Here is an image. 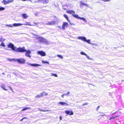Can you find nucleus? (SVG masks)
<instances>
[{
  "label": "nucleus",
  "mask_w": 124,
  "mask_h": 124,
  "mask_svg": "<svg viewBox=\"0 0 124 124\" xmlns=\"http://www.w3.org/2000/svg\"><path fill=\"white\" fill-rule=\"evenodd\" d=\"M8 48H10L14 51L17 52H24L27 51V50L24 48V47L18 48L16 49V47L13 44L10 43L8 46Z\"/></svg>",
  "instance_id": "1"
},
{
  "label": "nucleus",
  "mask_w": 124,
  "mask_h": 124,
  "mask_svg": "<svg viewBox=\"0 0 124 124\" xmlns=\"http://www.w3.org/2000/svg\"><path fill=\"white\" fill-rule=\"evenodd\" d=\"M34 37L38 40V42L39 43L46 42V39L40 37L39 36L34 34Z\"/></svg>",
  "instance_id": "2"
},
{
  "label": "nucleus",
  "mask_w": 124,
  "mask_h": 124,
  "mask_svg": "<svg viewBox=\"0 0 124 124\" xmlns=\"http://www.w3.org/2000/svg\"><path fill=\"white\" fill-rule=\"evenodd\" d=\"M23 25H31L30 22H26L24 24H21V23H14L13 24V26L14 27H17Z\"/></svg>",
  "instance_id": "3"
},
{
  "label": "nucleus",
  "mask_w": 124,
  "mask_h": 124,
  "mask_svg": "<svg viewBox=\"0 0 124 124\" xmlns=\"http://www.w3.org/2000/svg\"><path fill=\"white\" fill-rule=\"evenodd\" d=\"M78 38L79 39H81L89 44H91V43H90V39L87 40L86 38L84 37H78Z\"/></svg>",
  "instance_id": "4"
},
{
  "label": "nucleus",
  "mask_w": 124,
  "mask_h": 124,
  "mask_svg": "<svg viewBox=\"0 0 124 124\" xmlns=\"http://www.w3.org/2000/svg\"><path fill=\"white\" fill-rule=\"evenodd\" d=\"M25 61L26 60L24 59L21 58L18 59H16L15 62H16L20 63L23 64L25 62Z\"/></svg>",
  "instance_id": "5"
},
{
  "label": "nucleus",
  "mask_w": 124,
  "mask_h": 124,
  "mask_svg": "<svg viewBox=\"0 0 124 124\" xmlns=\"http://www.w3.org/2000/svg\"><path fill=\"white\" fill-rule=\"evenodd\" d=\"M49 2V0H39L38 1H36L34 3L40 2L41 3L46 4L48 3Z\"/></svg>",
  "instance_id": "6"
},
{
  "label": "nucleus",
  "mask_w": 124,
  "mask_h": 124,
  "mask_svg": "<svg viewBox=\"0 0 124 124\" xmlns=\"http://www.w3.org/2000/svg\"><path fill=\"white\" fill-rule=\"evenodd\" d=\"M37 53L41 56H45L46 55V53L42 51H38L37 52Z\"/></svg>",
  "instance_id": "7"
},
{
  "label": "nucleus",
  "mask_w": 124,
  "mask_h": 124,
  "mask_svg": "<svg viewBox=\"0 0 124 124\" xmlns=\"http://www.w3.org/2000/svg\"><path fill=\"white\" fill-rule=\"evenodd\" d=\"M13 0H7V1L5 0H3V1L2 2V3H3L5 5H6L7 4H9L13 2Z\"/></svg>",
  "instance_id": "8"
},
{
  "label": "nucleus",
  "mask_w": 124,
  "mask_h": 124,
  "mask_svg": "<svg viewBox=\"0 0 124 124\" xmlns=\"http://www.w3.org/2000/svg\"><path fill=\"white\" fill-rule=\"evenodd\" d=\"M68 23L66 22H64L62 25V29L64 30L65 29V27H67L68 25Z\"/></svg>",
  "instance_id": "9"
},
{
  "label": "nucleus",
  "mask_w": 124,
  "mask_h": 124,
  "mask_svg": "<svg viewBox=\"0 0 124 124\" xmlns=\"http://www.w3.org/2000/svg\"><path fill=\"white\" fill-rule=\"evenodd\" d=\"M55 23V21H52L51 22H48L47 23H46V25H54Z\"/></svg>",
  "instance_id": "10"
},
{
  "label": "nucleus",
  "mask_w": 124,
  "mask_h": 124,
  "mask_svg": "<svg viewBox=\"0 0 124 124\" xmlns=\"http://www.w3.org/2000/svg\"><path fill=\"white\" fill-rule=\"evenodd\" d=\"M26 53L25 54V56L27 57H29L30 58H31V56L30 54H31V53L30 50H28L26 52Z\"/></svg>",
  "instance_id": "11"
},
{
  "label": "nucleus",
  "mask_w": 124,
  "mask_h": 124,
  "mask_svg": "<svg viewBox=\"0 0 124 124\" xmlns=\"http://www.w3.org/2000/svg\"><path fill=\"white\" fill-rule=\"evenodd\" d=\"M65 112L67 114L69 115H72L73 114V111L71 110H66L65 111Z\"/></svg>",
  "instance_id": "12"
},
{
  "label": "nucleus",
  "mask_w": 124,
  "mask_h": 124,
  "mask_svg": "<svg viewBox=\"0 0 124 124\" xmlns=\"http://www.w3.org/2000/svg\"><path fill=\"white\" fill-rule=\"evenodd\" d=\"M27 64L28 65H30L32 66L38 67L41 66L40 65L36 63L31 64L30 63H28Z\"/></svg>",
  "instance_id": "13"
},
{
  "label": "nucleus",
  "mask_w": 124,
  "mask_h": 124,
  "mask_svg": "<svg viewBox=\"0 0 124 124\" xmlns=\"http://www.w3.org/2000/svg\"><path fill=\"white\" fill-rule=\"evenodd\" d=\"M58 103L59 104H61L62 105H66V106L69 105L68 104H67L66 102H59Z\"/></svg>",
  "instance_id": "14"
},
{
  "label": "nucleus",
  "mask_w": 124,
  "mask_h": 124,
  "mask_svg": "<svg viewBox=\"0 0 124 124\" xmlns=\"http://www.w3.org/2000/svg\"><path fill=\"white\" fill-rule=\"evenodd\" d=\"M67 12L69 14H72L73 13H75V12L74 11L71 10H70L69 11H67Z\"/></svg>",
  "instance_id": "15"
},
{
  "label": "nucleus",
  "mask_w": 124,
  "mask_h": 124,
  "mask_svg": "<svg viewBox=\"0 0 124 124\" xmlns=\"http://www.w3.org/2000/svg\"><path fill=\"white\" fill-rule=\"evenodd\" d=\"M44 93H40V94H38L35 96V97L36 98H39L40 97H42L43 96V94Z\"/></svg>",
  "instance_id": "16"
},
{
  "label": "nucleus",
  "mask_w": 124,
  "mask_h": 124,
  "mask_svg": "<svg viewBox=\"0 0 124 124\" xmlns=\"http://www.w3.org/2000/svg\"><path fill=\"white\" fill-rule=\"evenodd\" d=\"M66 18V19L67 20V21L69 22H70V21L69 19V18L68 17V16L66 15L65 14H64L63 15Z\"/></svg>",
  "instance_id": "17"
},
{
  "label": "nucleus",
  "mask_w": 124,
  "mask_h": 124,
  "mask_svg": "<svg viewBox=\"0 0 124 124\" xmlns=\"http://www.w3.org/2000/svg\"><path fill=\"white\" fill-rule=\"evenodd\" d=\"M72 16L75 18H76L78 19L80 17H79L78 15L77 14H72Z\"/></svg>",
  "instance_id": "18"
},
{
  "label": "nucleus",
  "mask_w": 124,
  "mask_h": 124,
  "mask_svg": "<svg viewBox=\"0 0 124 124\" xmlns=\"http://www.w3.org/2000/svg\"><path fill=\"white\" fill-rule=\"evenodd\" d=\"M80 5H85V6H88L87 4L86 3H84L83 2L81 1L80 2Z\"/></svg>",
  "instance_id": "19"
},
{
  "label": "nucleus",
  "mask_w": 124,
  "mask_h": 124,
  "mask_svg": "<svg viewBox=\"0 0 124 124\" xmlns=\"http://www.w3.org/2000/svg\"><path fill=\"white\" fill-rule=\"evenodd\" d=\"M7 60L10 62H11L12 61H14L15 62L16 59H10L9 58H7Z\"/></svg>",
  "instance_id": "20"
},
{
  "label": "nucleus",
  "mask_w": 124,
  "mask_h": 124,
  "mask_svg": "<svg viewBox=\"0 0 124 124\" xmlns=\"http://www.w3.org/2000/svg\"><path fill=\"white\" fill-rule=\"evenodd\" d=\"M22 16L24 19H26L28 17V16L27 15L25 14H23Z\"/></svg>",
  "instance_id": "21"
},
{
  "label": "nucleus",
  "mask_w": 124,
  "mask_h": 124,
  "mask_svg": "<svg viewBox=\"0 0 124 124\" xmlns=\"http://www.w3.org/2000/svg\"><path fill=\"white\" fill-rule=\"evenodd\" d=\"M31 108L30 107H25L22 110V111H25L28 109H30Z\"/></svg>",
  "instance_id": "22"
},
{
  "label": "nucleus",
  "mask_w": 124,
  "mask_h": 124,
  "mask_svg": "<svg viewBox=\"0 0 124 124\" xmlns=\"http://www.w3.org/2000/svg\"><path fill=\"white\" fill-rule=\"evenodd\" d=\"M79 19L82 20L85 22H87V21L86 20L84 17H80Z\"/></svg>",
  "instance_id": "23"
},
{
  "label": "nucleus",
  "mask_w": 124,
  "mask_h": 124,
  "mask_svg": "<svg viewBox=\"0 0 124 124\" xmlns=\"http://www.w3.org/2000/svg\"><path fill=\"white\" fill-rule=\"evenodd\" d=\"M1 88L2 89H3L4 90H6V91H7V90L6 89L5 87V86L4 85H1Z\"/></svg>",
  "instance_id": "24"
},
{
  "label": "nucleus",
  "mask_w": 124,
  "mask_h": 124,
  "mask_svg": "<svg viewBox=\"0 0 124 124\" xmlns=\"http://www.w3.org/2000/svg\"><path fill=\"white\" fill-rule=\"evenodd\" d=\"M5 9V8L4 7H0V11H1L2 10H4Z\"/></svg>",
  "instance_id": "25"
},
{
  "label": "nucleus",
  "mask_w": 124,
  "mask_h": 124,
  "mask_svg": "<svg viewBox=\"0 0 124 124\" xmlns=\"http://www.w3.org/2000/svg\"><path fill=\"white\" fill-rule=\"evenodd\" d=\"M42 63H47V64H49V63L48 62H46V61H42Z\"/></svg>",
  "instance_id": "26"
},
{
  "label": "nucleus",
  "mask_w": 124,
  "mask_h": 124,
  "mask_svg": "<svg viewBox=\"0 0 124 124\" xmlns=\"http://www.w3.org/2000/svg\"><path fill=\"white\" fill-rule=\"evenodd\" d=\"M57 56L58 57L61 58V59H63V57L61 55H57Z\"/></svg>",
  "instance_id": "27"
},
{
  "label": "nucleus",
  "mask_w": 124,
  "mask_h": 124,
  "mask_svg": "<svg viewBox=\"0 0 124 124\" xmlns=\"http://www.w3.org/2000/svg\"><path fill=\"white\" fill-rule=\"evenodd\" d=\"M51 75H52V76H55V77H58L57 75L56 74H54L52 73H51Z\"/></svg>",
  "instance_id": "28"
},
{
  "label": "nucleus",
  "mask_w": 124,
  "mask_h": 124,
  "mask_svg": "<svg viewBox=\"0 0 124 124\" xmlns=\"http://www.w3.org/2000/svg\"><path fill=\"white\" fill-rule=\"evenodd\" d=\"M0 46L3 47H5V45L4 43L3 42H2L0 45Z\"/></svg>",
  "instance_id": "29"
},
{
  "label": "nucleus",
  "mask_w": 124,
  "mask_h": 124,
  "mask_svg": "<svg viewBox=\"0 0 124 124\" xmlns=\"http://www.w3.org/2000/svg\"><path fill=\"white\" fill-rule=\"evenodd\" d=\"M80 54L82 55H85V56L86 55H87V54L83 52H81Z\"/></svg>",
  "instance_id": "30"
},
{
  "label": "nucleus",
  "mask_w": 124,
  "mask_h": 124,
  "mask_svg": "<svg viewBox=\"0 0 124 124\" xmlns=\"http://www.w3.org/2000/svg\"><path fill=\"white\" fill-rule=\"evenodd\" d=\"M85 56H86L87 58L88 59L90 60L93 59L92 58H90L89 56H88L87 54V55H86Z\"/></svg>",
  "instance_id": "31"
},
{
  "label": "nucleus",
  "mask_w": 124,
  "mask_h": 124,
  "mask_svg": "<svg viewBox=\"0 0 124 124\" xmlns=\"http://www.w3.org/2000/svg\"><path fill=\"white\" fill-rule=\"evenodd\" d=\"M39 110L40 111H44V112H45V111H49L48 110H42L40 109V108H39Z\"/></svg>",
  "instance_id": "32"
},
{
  "label": "nucleus",
  "mask_w": 124,
  "mask_h": 124,
  "mask_svg": "<svg viewBox=\"0 0 124 124\" xmlns=\"http://www.w3.org/2000/svg\"><path fill=\"white\" fill-rule=\"evenodd\" d=\"M6 26H9L10 27H12L13 26H13V24L12 25L11 24H9V25L7 24L6 25Z\"/></svg>",
  "instance_id": "33"
},
{
  "label": "nucleus",
  "mask_w": 124,
  "mask_h": 124,
  "mask_svg": "<svg viewBox=\"0 0 124 124\" xmlns=\"http://www.w3.org/2000/svg\"><path fill=\"white\" fill-rule=\"evenodd\" d=\"M43 93V96L44 95H48V94L47 93H45V92H43L42 93Z\"/></svg>",
  "instance_id": "34"
},
{
  "label": "nucleus",
  "mask_w": 124,
  "mask_h": 124,
  "mask_svg": "<svg viewBox=\"0 0 124 124\" xmlns=\"http://www.w3.org/2000/svg\"><path fill=\"white\" fill-rule=\"evenodd\" d=\"M91 44L95 46H98L97 44L96 43H91Z\"/></svg>",
  "instance_id": "35"
},
{
  "label": "nucleus",
  "mask_w": 124,
  "mask_h": 124,
  "mask_svg": "<svg viewBox=\"0 0 124 124\" xmlns=\"http://www.w3.org/2000/svg\"><path fill=\"white\" fill-rule=\"evenodd\" d=\"M88 103H85L84 104H83V105H82L83 106H84V105H87L88 104Z\"/></svg>",
  "instance_id": "36"
},
{
  "label": "nucleus",
  "mask_w": 124,
  "mask_h": 124,
  "mask_svg": "<svg viewBox=\"0 0 124 124\" xmlns=\"http://www.w3.org/2000/svg\"><path fill=\"white\" fill-rule=\"evenodd\" d=\"M100 107V106H98V107H97V108H96V110L97 111H98V109Z\"/></svg>",
  "instance_id": "37"
},
{
  "label": "nucleus",
  "mask_w": 124,
  "mask_h": 124,
  "mask_svg": "<svg viewBox=\"0 0 124 124\" xmlns=\"http://www.w3.org/2000/svg\"><path fill=\"white\" fill-rule=\"evenodd\" d=\"M57 27L58 28H59L60 29H62V27L60 26H57Z\"/></svg>",
  "instance_id": "38"
},
{
  "label": "nucleus",
  "mask_w": 124,
  "mask_h": 124,
  "mask_svg": "<svg viewBox=\"0 0 124 124\" xmlns=\"http://www.w3.org/2000/svg\"><path fill=\"white\" fill-rule=\"evenodd\" d=\"M70 94V92H68L66 94L67 95H69Z\"/></svg>",
  "instance_id": "39"
},
{
  "label": "nucleus",
  "mask_w": 124,
  "mask_h": 124,
  "mask_svg": "<svg viewBox=\"0 0 124 124\" xmlns=\"http://www.w3.org/2000/svg\"><path fill=\"white\" fill-rule=\"evenodd\" d=\"M69 23H70V24L71 25H74V24L73 23H71L70 22H69Z\"/></svg>",
  "instance_id": "40"
},
{
  "label": "nucleus",
  "mask_w": 124,
  "mask_h": 124,
  "mask_svg": "<svg viewBox=\"0 0 124 124\" xmlns=\"http://www.w3.org/2000/svg\"><path fill=\"white\" fill-rule=\"evenodd\" d=\"M115 118V117H111L110 118V119H114Z\"/></svg>",
  "instance_id": "41"
},
{
  "label": "nucleus",
  "mask_w": 124,
  "mask_h": 124,
  "mask_svg": "<svg viewBox=\"0 0 124 124\" xmlns=\"http://www.w3.org/2000/svg\"><path fill=\"white\" fill-rule=\"evenodd\" d=\"M62 116H60L59 117L60 119V120H61L62 119Z\"/></svg>",
  "instance_id": "42"
},
{
  "label": "nucleus",
  "mask_w": 124,
  "mask_h": 124,
  "mask_svg": "<svg viewBox=\"0 0 124 124\" xmlns=\"http://www.w3.org/2000/svg\"><path fill=\"white\" fill-rule=\"evenodd\" d=\"M23 119H28V118L26 117H24L23 118Z\"/></svg>",
  "instance_id": "43"
},
{
  "label": "nucleus",
  "mask_w": 124,
  "mask_h": 124,
  "mask_svg": "<svg viewBox=\"0 0 124 124\" xmlns=\"http://www.w3.org/2000/svg\"><path fill=\"white\" fill-rule=\"evenodd\" d=\"M9 88L11 90V91H12V88L10 87V86H9Z\"/></svg>",
  "instance_id": "44"
},
{
  "label": "nucleus",
  "mask_w": 124,
  "mask_h": 124,
  "mask_svg": "<svg viewBox=\"0 0 124 124\" xmlns=\"http://www.w3.org/2000/svg\"><path fill=\"white\" fill-rule=\"evenodd\" d=\"M23 118L22 119H21L20 120V121H23Z\"/></svg>",
  "instance_id": "45"
},
{
  "label": "nucleus",
  "mask_w": 124,
  "mask_h": 124,
  "mask_svg": "<svg viewBox=\"0 0 124 124\" xmlns=\"http://www.w3.org/2000/svg\"><path fill=\"white\" fill-rule=\"evenodd\" d=\"M64 95H63V94H62V95L61 96L62 98H63L64 97Z\"/></svg>",
  "instance_id": "46"
},
{
  "label": "nucleus",
  "mask_w": 124,
  "mask_h": 124,
  "mask_svg": "<svg viewBox=\"0 0 124 124\" xmlns=\"http://www.w3.org/2000/svg\"><path fill=\"white\" fill-rule=\"evenodd\" d=\"M13 74H14V75H16V74L15 73V72H13Z\"/></svg>",
  "instance_id": "47"
},
{
  "label": "nucleus",
  "mask_w": 124,
  "mask_h": 124,
  "mask_svg": "<svg viewBox=\"0 0 124 124\" xmlns=\"http://www.w3.org/2000/svg\"><path fill=\"white\" fill-rule=\"evenodd\" d=\"M64 96L67 95L66 94H63Z\"/></svg>",
  "instance_id": "48"
},
{
  "label": "nucleus",
  "mask_w": 124,
  "mask_h": 124,
  "mask_svg": "<svg viewBox=\"0 0 124 124\" xmlns=\"http://www.w3.org/2000/svg\"><path fill=\"white\" fill-rule=\"evenodd\" d=\"M118 117V116H115V117H115V118H116V117Z\"/></svg>",
  "instance_id": "49"
},
{
  "label": "nucleus",
  "mask_w": 124,
  "mask_h": 124,
  "mask_svg": "<svg viewBox=\"0 0 124 124\" xmlns=\"http://www.w3.org/2000/svg\"><path fill=\"white\" fill-rule=\"evenodd\" d=\"M106 1H110V0H106Z\"/></svg>",
  "instance_id": "50"
},
{
  "label": "nucleus",
  "mask_w": 124,
  "mask_h": 124,
  "mask_svg": "<svg viewBox=\"0 0 124 124\" xmlns=\"http://www.w3.org/2000/svg\"><path fill=\"white\" fill-rule=\"evenodd\" d=\"M28 1H30L31 2H32L31 0H28Z\"/></svg>",
  "instance_id": "51"
},
{
  "label": "nucleus",
  "mask_w": 124,
  "mask_h": 124,
  "mask_svg": "<svg viewBox=\"0 0 124 124\" xmlns=\"http://www.w3.org/2000/svg\"><path fill=\"white\" fill-rule=\"evenodd\" d=\"M2 39L0 38V42L1 41Z\"/></svg>",
  "instance_id": "52"
},
{
  "label": "nucleus",
  "mask_w": 124,
  "mask_h": 124,
  "mask_svg": "<svg viewBox=\"0 0 124 124\" xmlns=\"http://www.w3.org/2000/svg\"><path fill=\"white\" fill-rule=\"evenodd\" d=\"M22 1H26L27 0H21Z\"/></svg>",
  "instance_id": "53"
},
{
  "label": "nucleus",
  "mask_w": 124,
  "mask_h": 124,
  "mask_svg": "<svg viewBox=\"0 0 124 124\" xmlns=\"http://www.w3.org/2000/svg\"><path fill=\"white\" fill-rule=\"evenodd\" d=\"M2 74H5V73H2Z\"/></svg>",
  "instance_id": "54"
},
{
  "label": "nucleus",
  "mask_w": 124,
  "mask_h": 124,
  "mask_svg": "<svg viewBox=\"0 0 124 124\" xmlns=\"http://www.w3.org/2000/svg\"><path fill=\"white\" fill-rule=\"evenodd\" d=\"M122 46H123V47H124V45H122Z\"/></svg>",
  "instance_id": "55"
},
{
  "label": "nucleus",
  "mask_w": 124,
  "mask_h": 124,
  "mask_svg": "<svg viewBox=\"0 0 124 124\" xmlns=\"http://www.w3.org/2000/svg\"><path fill=\"white\" fill-rule=\"evenodd\" d=\"M102 115L103 116H105V115Z\"/></svg>",
  "instance_id": "56"
},
{
  "label": "nucleus",
  "mask_w": 124,
  "mask_h": 124,
  "mask_svg": "<svg viewBox=\"0 0 124 124\" xmlns=\"http://www.w3.org/2000/svg\"><path fill=\"white\" fill-rule=\"evenodd\" d=\"M64 9L65 10H66V8H64Z\"/></svg>",
  "instance_id": "57"
},
{
  "label": "nucleus",
  "mask_w": 124,
  "mask_h": 124,
  "mask_svg": "<svg viewBox=\"0 0 124 124\" xmlns=\"http://www.w3.org/2000/svg\"><path fill=\"white\" fill-rule=\"evenodd\" d=\"M115 114V113H113V114Z\"/></svg>",
  "instance_id": "58"
},
{
  "label": "nucleus",
  "mask_w": 124,
  "mask_h": 124,
  "mask_svg": "<svg viewBox=\"0 0 124 124\" xmlns=\"http://www.w3.org/2000/svg\"><path fill=\"white\" fill-rule=\"evenodd\" d=\"M122 81H123V80H122Z\"/></svg>",
  "instance_id": "59"
}]
</instances>
